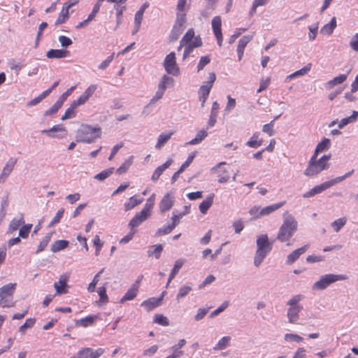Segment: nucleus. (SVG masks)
Returning <instances> with one entry per match:
<instances>
[{
  "label": "nucleus",
  "mask_w": 358,
  "mask_h": 358,
  "mask_svg": "<svg viewBox=\"0 0 358 358\" xmlns=\"http://www.w3.org/2000/svg\"><path fill=\"white\" fill-rule=\"evenodd\" d=\"M67 279L65 276L62 275L59 278V282L54 284V287L56 290V294L61 295L67 293L66 283Z\"/></svg>",
  "instance_id": "18"
},
{
  "label": "nucleus",
  "mask_w": 358,
  "mask_h": 358,
  "mask_svg": "<svg viewBox=\"0 0 358 358\" xmlns=\"http://www.w3.org/2000/svg\"><path fill=\"white\" fill-rule=\"evenodd\" d=\"M154 322L162 326H168L169 324L168 318L161 314L155 315Z\"/></svg>",
  "instance_id": "59"
},
{
  "label": "nucleus",
  "mask_w": 358,
  "mask_h": 358,
  "mask_svg": "<svg viewBox=\"0 0 358 358\" xmlns=\"http://www.w3.org/2000/svg\"><path fill=\"white\" fill-rule=\"evenodd\" d=\"M51 236H52V234L49 233L43 237V238L42 239V241H41V243H39V245L37 247V250L36 251V254H38L39 252H42L45 248V247L48 245V244L50 241Z\"/></svg>",
  "instance_id": "40"
},
{
  "label": "nucleus",
  "mask_w": 358,
  "mask_h": 358,
  "mask_svg": "<svg viewBox=\"0 0 358 358\" xmlns=\"http://www.w3.org/2000/svg\"><path fill=\"white\" fill-rule=\"evenodd\" d=\"M303 298V296L301 294H295L287 301V305L289 308L287 311V317L289 323L297 324L299 313L303 310V306L299 304V302Z\"/></svg>",
  "instance_id": "4"
},
{
  "label": "nucleus",
  "mask_w": 358,
  "mask_h": 358,
  "mask_svg": "<svg viewBox=\"0 0 358 358\" xmlns=\"http://www.w3.org/2000/svg\"><path fill=\"white\" fill-rule=\"evenodd\" d=\"M150 216V213H147L141 210L140 213H137L135 216L129 221V226L131 229L139 226L142 222L145 221Z\"/></svg>",
  "instance_id": "13"
},
{
  "label": "nucleus",
  "mask_w": 358,
  "mask_h": 358,
  "mask_svg": "<svg viewBox=\"0 0 358 358\" xmlns=\"http://www.w3.org/2000/svg\"><path fill=\"white\" fill-rule=\"evenodd\" d=\"M273 245L269 242L267 234H262L257 239V250L254 257V265L259 267L266 255L272 250Z\"/></svg>",
  "instance_id": "3"
},
{
  "label": "nucleus",
  "mask_w": 358,
  "mask_h": 358,
  "mask_svg": "<svg viewBox=\"0 0 358 358\" xmlns=\"http://www.w3.org/2000/svg\"><path fill=\"white\" fill-rule=\"evenodd\" d=\"M101 136V129L99 127H92L88 124H82L76 132L78 142L92 143Z\"/></svg>",
  "instance_id": "2"
},
{
  "label": "nucleus",
  "mask_w": 358,
  "mask_h": 358,
  "mask_svg": "<svg viewBox=\"0 0 358 358\" xmlns=\"http://www.w3.org/2000/svg\"><path fill=\"white\" fill-rule=\"evenodd\" d=\"M347 219L345 217H341L335 221H334L331 225L334 228V230L336 232H338L346 224Z\"/></svg>",
  "instance_id": "45"
},
{
  "label": "nucleus",
  "mask_w": 358,
  "mask_h": 358,
  "mask_svg": "<svg viewBox=\"0 0 358 358\" xmlns=\"http://www.w3.org/2000/svg\"><path fill=\"white\" fill-rule=\"evenodd\" d=\"M172 162L173 160L169 159L162 165L159 166L153 172L152 176V180L156 182L159 178L163 172L171 165Z\"/></svg>",
  "instance_id": "19"
},
{
  "label": "nucleus",
  "mask_w": 358,
  "mask_h": 358,
  "mask_svg": "<svg viewBox=\"0 0 358 358\" xmlns=\"http://www.w3.org/2000/svg\"><path fill=\"white\" fill-rule=\"evenodd\" d=\"M210 308H201L197 310L196 314L194 316V320L196 321H199L202 320L206 315L208 313Z\"/></svg>",
  "instance_id": "63"
},
{
  "label": "nucleus",
  "mask_w": 358,
  "mask_h": 358,
  "mask_svg": "<svg viewBox=\"0 0 358 358\" xmlns=\"http://www.w3.org/2000/svg\"><path fill=\"white\" fill-rule=\"evenodd\" d=\"M77 107V106H73V102H72L70 107L66 110L64 115L62 117L61 120L64 121L74 117L76 115L75 110Z\"/></svg>",
  "instance_id": "41"
},
{
  "label": "nucleus",
  "mask_w": 358,
  "mask_h": 358,
  "mask_svg": "<svg viewBox=\"0 0 358 358\" xmlns=\"http://www.w3.org/2000/svg\"><path fill=\"white\" fill-rule=\"evenodd\" d=\"M70 52L67 50L50 49L46 53V57L49 59H61L69 56Z\"/></svg>",
  "instance_id": "17"
},
{
  "label": "nucleus",
  "mask_w": 358,
  "mask_h": 358,
  "mask_svg": "<svg viewBox=\"0 0 358 358\" xmlns=\"http://www.w3.org/2000/svg\"><path fill=\"white\" fill-rule=\"evenodd\" d=\"M252 39V35L243 36L238 41L237 48L245 49L248 43Z\"/></svg>",
  "instance_id": "60"
},
{
  "label": "nucleus",
  "mask_w": 358,
  "mask_h": 358,
  "mask_svg": "<svg viewBox=\"0 0 358 358\" xmlns=\"http://www.w3.org/2000/svg\"><path fill=\"white\" fill-rule=\"evenodd\" d=\"M331 158V155H324L317 161H309L308 166L304 171V175L308 177L315 176L324 170L329 169L328 161Z\"/></svg>",
  "instance_id": "5"
},
{
  "label": "nucleus",
  "mask_w": 358,
  "mask_h": 358,
  "mask_svg": "<svg viewBox=\"0 0 358 358\" xmlns=\"http://www.w3.org/2000/svg\"><path fill=\"white\" fill-rule=\"evenodd\" d=\"M57 131H64V132H65L66 129H65V128L62 125L57 124V125L53 126L52 127H51L49 129H44V130H43L41 131V133L45 134H47L48 136H50L51 138H56V137H58V135L55 134L54 133L55 132H57Z\"/></svg>",
  "instance_id": "28"
},
{
  "label": "nucleus",
  "mask_w": 358,
  "mask_h": 358,
  "mask_svg": "<svg viewBox=\"0 0 358 358\" xmlns=\"http://www.w3.org/2000/svg\"><path fill=\"white\" fill-rule=\"evenodd\" d=\"M14 305L15 302L13 300V297L0 294V306L10 308L14 306Z\"/></svg>",
  "instance_id": "35"
},
{
  "label": "nucleus",
  "mask_w": 358,
  "mask_h": 358,
  "mask_svg": "<svg viewBox=\"0 0 358 358\" xmlns=\"http://www.w3.org/2000/svg\"><path fill=\"white\" fill-rule=\"evenodd\" d=\"M69 17V11L62 7V11L60 12L57 19L55 22V25H59L64 23Z\"/></svg>",
  "instance_id": "39"
},
{
  "label": "nucleus",
  "mask_w": 358,
  "mask_h": 358,
  "mask_svg": "<svg viewBox=\"0 0 358 358\" xmlns=\"http://www.w3.org/2000/svg\"><path fill=\"white\" fill-rule=\"evenodd\" d=\"M32 226V224H24L23 226L19 229L18 236L22 238H27L29 236Z\"/></svg>",
  "instance_id": "42"
},
{
  "label": "nucleus",
  "mask_w": 358,
  "mask_h": 358,
  "mask_svg": "<svg viewBox=\"0 0 358 358\" xmlns=\"http://www.w3.org/2000/svg\"><path fill=\"white\" fill-rule=\"evenodd\" d=\"M152 248H154V250L152 251H148V256L150 257L154 255L156 259H159L163 250L162 245L161 244L155 245L152 246Z\"/></svg>",
  "instance_id": "57"
},
{
  "label": "nucleus",
  "mask_w": 358,
  "mask_h": 358,
  "mask_svg": "<svg viewBox=\"0 0 358 358\" xmlns=\"http://www.w3.org/2000/svg\"><path fill=\"white\" fill-rule=\"evenodd\" d=\"M231 340L230 336H224L222 338L216 346L214 348L215 350H224L229 344V341Z\"/></svg>",
  "instance_id": "50"
},
{
  "label": "nucleus",
  "mask_w": 358,
  "mask_h": 358,
  "mask_svg": "<svg viewBox=\"0 0 358 358\" xmlns=\"http://www.w3.org/2000/svg\"><path fill=\"white\" fill-rule=\"evenodd\" d=\"M214 194H211L210 195H209L206 199H205L204 201H203L200 204H199V210L200 212L202 213V214H206L208 211V210L210 208V206L213 205V198H214Z\"/></svg>",
  "instance_id": "23"
},
{
  "label": "nucleus",
  "mask_w": 358,
  "mask_h": 358,
  "mask_svg": "<svg viewBox=\"0 0 358 358\" xmlns=\"http://www.w3.org/2000/svg\"><path fill=\"white\" fill-rule=\"evenodd\" d=\"M194 37V31L193 29H189L182 38V45L189 43Z\"/></svg>",
  "instance_id": "56"
},
{
  "label": "nucleus",
  "mask_w": 358,
  "mask_h": 358,
  "mask_svg": "<svg viewBox=\"0 0 358 358\" xmlns=\"http://www.w3.org/2000/svg\"><path fill=\"white\" fill-rule=\"evenodd\" d=\"M173 134V131H171L167 134H161L157 139V143L155 145L157 149H160L164 145L165 143L168 142V141L171 138V136Z\"/></svg>",
  "instance_id": "31"
},
{
  "label": "nucleus",
  "mask_w": 358,
  "mask_h": 358,
  "mask_svg": "<svg viewBox=\"0 0 358 358\" xmlns=\"http://www.w3.org/2000/svg\"><path fill=\"white\" fill-rule=\"evenodd\" d=\"M138 292V289L136 288V285H131L120 299V303H123L126 301L134 299L137 296Z\"/></svg>",
  "instance_id": "22"
},
{
  "label": "nucleus",
  "mask_w": 358,
  "mask_h": 358,
  "mask_svg": "<svg viewBox=\"0 0 358 358\" xmlns=\"http://www.w3.org/2000/svg\"><path fill=\"white\" fill-rule=\"evenodd\" d=\"M212 87L210 85L204 84L200 87V101H201V107L204 106L206 101L210 94V91Z\"/></svg>",
  "instance_id": "26"
},
{
  "label": "nucleus",
  "mask_w": 358,
  "mask_h": 358,
  "mask_svg": "<svg viewBox=\"0 0 358 358\" xmlns=\"http://www.w3.org/2000/svg\"><path fill=\"white\" fill-rule=\"evenodd\" d=\"M184 29L185 28L183 27H180L174 24L169 36L170 41H176L182 33Z\"/></svg>",
  "instance_id": "38"
},
{
  "label": "nucleus",
  "mask_w": 358,
  "mask_h": 358,
  "mask_svg": "<svg viewBox=\"0 0 358 358\" xmlns=\"http://www.w3.org/2000/svg\"><path fill=\"white\" fill-rule=\"evenodd\" d=\"M184 263H185V260L184 259H178L177 261H176L174 266L172 268V270H171V273L169 274L171 275V278H175V276L179 272L180 269L181 268V267L182 266Z\"/></svg>",
  "instance_id": "52"
},
{
  "label": "nucleus",
  "mask_w": 358,
  "mask_h": 358,
  "mask_svg": "<svg viewBox=\"0 0 358 358\" xmlns=\"http://www.w3.org/2000/svg\"><path fill=\"white\" fill-rule=\"evenodd\" d=\"M113 171L114 168H109L95 175L94 178L100 181H103L113 173Z\"/></svg>",
  "instance_id": "46"
},
{
  "label": "nucleus",
  "mask_w": 358,
  "mask_h": 358,
  "mask_svg": "<svg viewBox=\"0 0 358 358\" xmlns=\"http://www.w3.org/2000/svg\"><path fill=\"white\" fill-rule=\"evenodd\" d=\"M348 77L347 74H340L338 76L334 78L332 80L325 83V87L327 90L332 89L335 85L343 83L346 80Z\"/></svg>",
  "instance_id": "21"
},
{
  "label": "nucleus",
  "mask_w": 358,
  "mask_h": 358,
  "mask_svg": "<svg viewBox=\"0 0 358 358\" xmlns=\"http://www.w3.org/2000/svg\"><path fill=\"white\" fill-rule=\"evenodd\" d=\"M348 278V277L346 275L333 273L326 274L322 275L320 280L313 284V289L316 290H323L334 282L340 280H345Z\"/></svg>",
  "instance_id": "7"
},
{
  "label": "nucleus",
  "mask_w": 358,
  "mask_h": 358,
  "mask_svg": "<svg viewBox=\"0 0 358 358\" xmlns=\"http://www.w3.org/2000/svg\"><path fill=\"white\" fill-rule=\"evenodd\" d=\"M64 208L59 209L57 212V213H56L55 216L53 217L52 220L49 224L48 227H52L55 224L59 223L60 222V220H61V218L62 217V216L64 215Z\"/></svg>",
  "instance_id": "61"
},
{
  "label": "nucleus",
  "mask_w": 358,
  "mask_h": 358,
  "mask_svg": "<svg viewBox=\"0 0 358 358\" xmlns=\"http://www.w3.org/2000/svg\"><path fill=\"white\" fill-rule=\"evenodd\" d=\"M192 289V287L189 285H182L178 290V293L176 295V299L180 301L182 298L187 296Z\"/></svg>",
  "instance_id": "48"
},
{
  "label": "nucleus",
  "mask_w": 358,
  "mask_h": 358,
  "mask_svg": "<svg viewBox=\"0 0 358 358\" xmlns=\"http://www.w3.org/2000/svg\"><path fill=\"white\" fill-rule=\"evenodd\" d=\"M336 27V18L333 17L329 23L324 24L320 29V33L322 34H331Z\"/></svg>",
  "instance_id": "25"
},
{
  "label": "nucleus",
  "mask_w": 358,
  "mask_h": 358,
  "mask_svg": "<svg viewBox=\"0 0 358 358\" xmlns=\"http://www.w3.org/2000/svg\"><path fill=\"white\" fill-rule=\"evenodd\" d=\"M143 201V199H137L134 196H131L129 198V201L125 203L124 206V210L128 211L134 208L135 206L141 204Z\"/></svg>",
  "instance_id": "33"
},
{
  "label": "nucleus",
  "mask_w": 358,
  "mask_h": 358,
  "mask_svg": "<svg viewBox=\"0 0 358 358\" xmlns=\"http://www.w3.org/2000/svg\"><path fill=\"white\" fill-rule=\"evenodd\" d=\"M176 227V224H169L167 226L159 228L155 233V236H160L171 233Z\"/></svg>",
  "instance_id": "51"
},
{
  "label": "nucleus",
  "mask_w": 358,
  "mask_h": 358,
  "mask_svg": "<svg viewBox=\"0 0 358 358\" xmlns=\"http://www.w3.org/2000/svg\"><path fill=\"white\" fill-rule=\"evenodd\" d=\"M16 284L9 283L0 288V294L13 297Z\"/></svg>",
  "instance_id": "36"
},
{
  "label": "nucleus",
  "mask_w": 358,
  "mask_h": 358,
  "mask_svg": "<svg viewBox=\"0 0 358 358\" xmlns=\"http://www.w3.org/2000/svg\"><path fill=\"white\" fill-rule=\"evenodd\" d=\"M331 145V142L329 138H324L320 143H319L316 147L317 152H322L327 150Z\"/></svg>",
  "instance_id": "47"
},
{
  "label": "nucleus",
  "mask_w": 358,
  "mask_h": 358,
  "mask_svg": "<svg viewBox=\"0 0 358 358\" xmlns=\"http://www.w3.org/2000/svg\"><path fill=\"white\" fill-rule=\"evenodd\" d=\"M175 202L174 197L170 193H166L162 199L159 203V210L161 213H164L170 210Z\"/></svg>",
  "instance_id": "12"
},
{
  "label": "nucleus",
  "mask_w": 358,
  "mask_h": 358,
  "mask_svg": "<svg viewBox=\"0 0 358 358\" xmlns=\"http://www.w3.org/2000/svg\"><path fill=\"white\" fill-rule=\"evenodd\" d=\"M17 162V159L14 157H10L7 161L0 175V183H3L6 181L7 178L13 171Z\"/></svg>",
  "instance_id": "11"
},
{
  "label": "nucleus",
  "mask_w": 358,
  "mask_h": 358,
  "mask_svg": "<svg viewBox=\"0 0 358 358\" xmlns=\"http://www.w3.org/2000/svg\"><path fill=\"white\" fill-rule=\"evenodd\" d=\"M308 248V245H303L294 251H292L287 257L286 263L287 264H292L296 261L299 257L305 253Z\"/></svg>",
  "instance_id": "15"
},
{
  "label": "nucleus",
  "mask_w": 358,
  "mask_h": 358,
  "mask_svg": "<svg viewBox=\"0 0 358 358\" xmlns=\"http://www.w3.org/2000/svg\"><path fill=\"white\" fill-rule=\"evenodd\" d=\"M63 103H61L59 100H57L52 106H51L48 110H47L44 114L45 116L52 115L56 113L59 109L62 106Z\"/></svg>",
  "instance_id": "54"
},
{
  "label": "nucleus",
  "mask_w": 358,
  "mask_h": 358,
  "mask_svg": "<svg viewBox=\"0 0 358 358\" xmlns=\"http://www.w3.org/2000/svg\"><path fill=\"white\" fill-rule=\"evenodd\" d=\"M24 224V219L22 215L19 217H14L10 222L8 229L7 234H12L13 232L20 228V226Z\"/></svg>",
  "instance_id": "16"
},
{
  "label": "nucleus",
  "mask_w": 358,
  "mask_h": 358,
  "mask_svg": "<svg viewBox=\"0 0 358 358\" xmlns=\"http://www.w3.org/2000/svg\"><path fill=\"white\" fill-rule=\"evenodd\" d=\"M280 115L276 116L273 120H272L270 123L266 124L262 127V131L268 134L269 136H272L275 134V131L273 129V122L277 120Z\"/></svg>",
  "instance_id": "49"
},
{
  "label": "nucleus",
  "mask_w": 358,
  "mask_h": 358,
  "mask_svg": "<svg viewBox=\"0 0 358 358\" xmlns=\"http://www.w3.org/2000/svg\"><path fill=\"white\" fill-rule=\"evenodd\" d=\"M298 229V222L286 211L282 215V224L279 228L276 239L280 243L287 242Z\"/></svg>",
  "instance_id": "1"
},
{
  "label": "nucleus",
  "mask_w": 358,
  "mask_h": 358,
  "mask_svg": "<svg viewBox=\"0 0 358 358\" xmlns=\"http://www.w3.org/2000/svg\"><path fill=\"white\" fill-rule=\"evenodd\" d=\"M69 245V241L66 240H57L55 241L50 247L52 252H57L61 250L66 248Z\"/></svg>",
  "instance_id": "30"
},
{
  "label": "nucleus",
  "mask_w": 358,
  "mask_h": 358,
  "mask_svg": "<svg viewBox=\"0 0 358 358\" xmlns=\"http://www.w3.org/2000/svg\"><path fill=\"white\" fill-rule=\"evenodd\" d=\"M354 172V169H352L350 171H348L345 174L341 176L336 177V178L331 179L329 181H326L323 183H322L320 185L315 186L311 189H310L308 192L304 193L303 194V198H309L315 196L317 194H319L322 192V191L328 189L329 187L342 182L347 178L350 177Z\"/></svg>",
  "instance_id": "6"
},
{
  "label": "nucleus",
  "mask_w": 358,
  "mask_h": 358,
  "mask_svg": "<svg viewBox=\"0 0 358 358\" xmlns=\"http://www.w3.org/2000/svg\"><path fill=\"white\" fill-rule=\"evenodd\" d=\"M285 341L287 342H296V343H300L301 342L303 338L299 336L298 334H286L285 335Z\"/></svg>",
  "instance_id": "58"
},
{
  "label": "nucleus",
  "mask_w": 358,
  "mask_h": 358,
  "mask_svg": "<svg viewBox=\"0 0 358 358\" xmlns=\"http://www.w3.org/2000/svg\"><path fill=\"white\" fill-rule=\"evenodd\" d=\"M311 66H312V64L310 63L308 64L306 66H305L302 69H299L298 71H296L293 73L289 75L287 77V80L293 79L294 78L299 77V76H303L306 75V73H308L310 71Z\"/></svg>",
  "instance_id": "29"
},
{
  "label": "nucleus",
  "mask_w": 358,
  "mask_h": 358,
  "mask_svg": "<svg viewBox=\"0 0 358 358\" xmlns=\"http://www.w3.org/2000/svg\"><path fill=\"white\" fill-rule=\"evenodd\" d=\"M210 56L206 55L201 57L197 65V71H201L205 67V66L210 63Z\"/></svg>",
  "instance_id": "62"
},
{
  "label": "nucleus",
  "mask_w": 358,
  "mask_h": 358,
  "mask_svg": "<svg viewBox=\"0 0 358 358\" xmlns=\"http://www.w3.org/2000/svg\"><path fill=\"white\" fill-rule=\"evenodd\" d=\"M155 201V196L153 194L147 199L146 203L142 210L143 211H145V213H150L151 210L154 207Z\"/></svg>",
  "instance_id": "53"
},
{
  "label": "nucleus",
  "mask_w": 358,
  "mask_h": 358,
  "mask_svg": "<svg viewBox=\"0 0 358 358\" xmlns=\"http://www.w3.org/2000/svg\"><path fill=\"white\" fill-rule=\"evenodd\" d=\"M97 88L96 85H90L87 90L78 97V99L73 101V106H79L85 104L89 99L92 96Z\"/></svg>",
  "instance_id": "10"
},
{
  "label": "nucleus",
  "mask_w": 358,
  "mask_h": 358,
  "mask_svg": "<svg viewBox=\"0 0 358 358\" xmlns=\"http://www.w3.org/2000/svg\"><path fill=\"white\" fill-rule=\"evenodd\" d=\"M208 136V132L205 130H200L196 134V136L192 139L190 141L187 142V145H196L200 143L206 136Z\"/></svg>",
  "instance_id": "32"
},
{
  "label": "nucleus",
  "mask_w": 358,
  "mask_h": 358,
  "mask_svg": "<svg viewBox=\"0 0 358 358\" xmlns=\"http://www.w3.org/2000/svg\"><path fill=\"white\" fill-rule=\"evenodd\" d=\"M174 85V80L171 77L167 75H164L162 78L161 81L158 84V88L159 90L165 92L168 87H171Z\"/></svg>",
  "instance_id": "20"
},
{
  "label": "nucleus",
  "mask_w": 358,
  "mask_h": 358,
  "mask_svg": "<svg viewBox=\"0 0 358 358\" xmlns=\"http://www.w3.org/2000/svg\"><path fill=\"white\" fill-rule=\"evenodd\" d=\"M358 117V112L354 110L351 116L342 119L338 123V128L342 129L345 125L355 121Z\"/></svg>",
  "instance_id": "37"
},
{
  "label": "nucleus",
  "mask_w": 358,
  "mask_h": 358,
  "mask_svg": "<svg viewBox=\"0 0 358 358\" xmlns=\"http://www.w3.org/2000/svg\"><path fill=\"white\" fill-rule=\"evenodd\" d=\"M285 201L280 202L278 203L272 204L271 206H268L266 207L263 208L260 210V215L262 216H265L271 214V213L277 210L280 208H281L284 204Z\"/></svg>",
  "instance_id": "27"
},
{
  "label": "nucleus",
  "mask_w": 358,
  "mask_h": 358,
  "mask_svg": "<svg viewBox=\"0 0 358 358\" xmlns=\"http://www.w3.org/2000/svg\"><path fill=\"white\" fill-rule=\"evenodd\" d=\"M36 322V320L34 318H28L26 320L25 322L21 325L19 328V331L22 334H24L25 330L27 329L31 328Z\"/></svg>",
  "instance_id": "55"
},
{
  "label": "nucleus",
  "mask_w": 358,
  "mask_h": 358,
  "mask_svg": "<svg viewBox=\"0 0 358 358\" xmlns=\"http://www.w3.org/2000/svg\"><path fill=\"white\" fill-rule=\"evenodd\" d=\"M103 271H104V268H102L94 276L92 281L90 283V285L87 287L88 292H93L95 291L96 285L98 283V282L99 281V278H100L101 273H103Z\"/></svg>",
  "instance_id": "44"
},
{
  "label": "nucleus",
  "mask_w": 358,
  "mask_h": 358,
  "mask_svg": "<svg viewBox=\"0 0 358 358\" xmlns=\"http://www.w3.org/2000/svg\"><path fill=\"white\" fill-rule=\"evenodd\" d=\"M164 67L169 74L177 76L179 73V68L176 60V54L171 52L166 55L164 61Z\"/></svg>",
  "instance_id": "8"
},
{
  "label": "nucleus",
  "mask_w": 358,
  "mask_h": 358,
  "mask_svg": "<svg viewBox=\"0 0 358 358\" xmlns=\"http://www.w3.org/2000/svg\"><path fill=\"white\" fill-rule=\"evenodd\" d=\"M211 24L213 33L217 41V44L220 47H221L222 44L223 37L221 29L222 19L220 16H215L212 20Z\"/></svg>",
  "instance_id": "9"
},
{
  "label": "nucleus",
  "mask_w": 358,
  "mask_h": 358,
  "mask_svg": "<svg viewBox=\"0 0 358 358\" xmlns=\"http://www.w3.org/2000/svg\"><path fill=\"white\" fill-rule=\"evenodd\" d=\"M259 136V132H255L253 134L252 136L251 137L250 140H249L246 145L249 147L257 148L262 145L263 141L262 139L258 140V138Z\"/></svg>",
  "instance_id": "34"
},
{
  "label": "nucleus",
  "mask_w": 358,
  "mask_h": 358,
  "mask_svg": "<svg viewBox=\"0 0 358 358\" xmlns=\"http://www.w3.org/2000/svg\"><path fill=\"white\" fill-rule=\"evenodd\" d=\"M164 294L165 292H163L162 295L158 298L152 297L143 301L141 303V306L144 307L148 311L152 310L161 304V301L163 300Z\"/></svg>",
  "instance_id": "14"
},
{
  "label": "nucleus",
  "mask_w": 358,
  "mask_h": 358,
  "mask_svg": "<svg viewBox=\"0 0 358 358\" xmlns=\"http://www.w3.org/2000/svg\"><path fill=\"white\" fill-rule=\"evenodd\" d=\"M97 319L96 315H90L80 320H76L77 327H87L93 325L94 321Z\"/></svg>",
  "instance_id": "24"
},
{
  "label": "nucleus",
  "mask_w": 358,
  "mask_h": 358,
  "mask_svg": "<svg viewBox=\"0 0 358 358\" xmlns=\"http://www.w3.org/2000/svg\"><path fill=\"white\" fill-rule=\"evenodd\" d=\"M350 46L353 50L358 52V33L352 36L350 42Z\"/></svg>",
  "instance_id": "64"
},
{
  "label": "nucleus",
  "mask_w": 358,
  "mask_h": 358,
  "mask_svg": "<svg viewBox=\"0 0 358 358\" xmlns=\"http://www.w3.org/2000/svg\"><path fill=\"white\" fill-rule=\"evenodd\" d=\"M186 21L187 19L185 13L178 12L176 14V20L174 24L185 28Z\"/></svg>",
  "instance_id": "43"
}]
</instances>
